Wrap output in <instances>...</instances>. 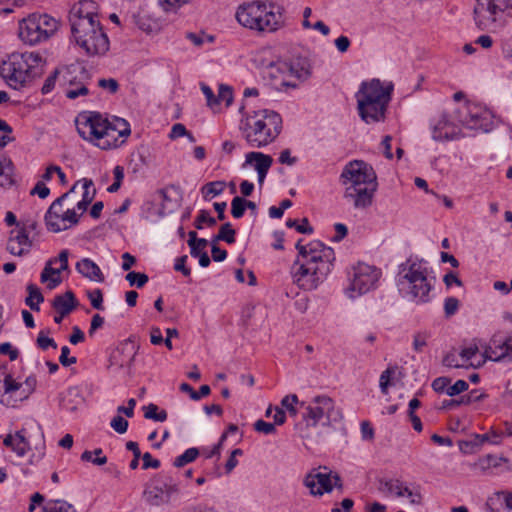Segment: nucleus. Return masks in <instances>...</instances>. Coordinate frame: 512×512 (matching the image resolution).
<instances>
[{"label":"nucleus","mask_w":512,"mask_h":512,"mask_svg":"<svg viewBox=\"0 0 512 512\" xmlns=\"http://www.w3.org/2000/svg\"><path fill=\"white\" fill-rule=\"evenodd\" d=\"M299 403L298 397L295 394L287 395L285 396L282 401L281 405L288 411V413L291 416L297 415V408L296 405Z\"/></svg>","instance_id":"49"},{"label":"nucleus","mask_w":512,"mask_h":512,"mask_svg":"<svg viewBox=\"0 0 512 512\" xmlns=\"http://www.w3.org/2000/svg\"><path fill=\"white\" fill-rule=\"evenodd\" d=\"M206 223L209 227L216 225V219L210 216L207 210H200L198 216L195 219L194 225L197 229H203V224Z\"/></svg>","instance_id":"46"},{"label":"nucleus","mask_w":512,"mask_h":512,"mask_svg":"<svg viewBox=\"0 0 512 512\" xmlns=\"http://www.w3.org/2000/svg\"><path fill=\"white\" fill-rule=\"evenodd\" d=\"M201 90H202L204 96L206 97L207 105L211 109H215L218 106V100L216 99L212 89L209 86L202 84Z\"/></svg>","instance_id":"61"},{"label":"nucleus","mask_w":512,"mask_h":512,"mask_svg":"<svg viewBox=\"0 0 512 512\" xmlns=\"http://www.w3.org/2000/svg\"><path fill=\"white\" fill-rule=\"evenodd\" d=\"M138 347L130 340L121 343L115 348L109 357V367L116 371L125 370L127 375H132V367L137 355Z\"/></svg>","instance_id":"18"},{"label":"nucleus","mask_w":512,"mask_h":512,"mask_svg":"<svg viewBox=\"0 0 512 512\" xmlns=\"http://www.w3.org/2000/svg\"><path fill=\"white\" fill-rule=\"evenodd\" d=\"M235 18L242 27L258 34L274 33L285 25L281 8L260 0L239 5Z\"/></svg>","instance_id":"4"},{"label":"nucleus","mask_w":512,"mask_h":512,"mask_svg":"<svg viewBox=\"0 0 512 512\" xmlns=\"http://www.w3.org/2000/svg\"><path fill=\"white\" fill-rule=\"evenodd\" d=\"M511 8L510 0H476L475 24L480 30L495 32L505 26Z\"/></svg>","instance_id":"11"},{"label":"nucleus","mask_w":512,"mask_h":512,"mask_svg":"<svg viewBox=\"0 0 512 512\" xmlns=\"http://www.w3.org/2000/svg\"><path fill=\"white\" fill-rule=\"evenodd\" d=\"M235 18L242 27L258 34L274 33L285 25L281 8L260 0L239 5Z\"/></svg>","instance_id":"5"},{"label":"nucleus","mask_w":512,"mask_h":512,"mask_svg":"<svg viewBox=\"0 0 512 512\" xmlns=\"http://www.w3.org/2000/svg\"><path fill=\"white\" fill-rule=\"evenodd\" d=\"M488 360L494 362L512 361V333L508 336L495 334L485 350Z\"/></svg>","instance_id":"19"},{"label":"nucleus","mask_w":512,"mask_h":512,"mask_svg":"<svg viewBox=\"0 0 512 512\" xmlns=\"http://www.w3.org/2000/svg\"><path fill=\"white\" fill-rule=\"evenodd\" d=\"M110 425L119 434H124L128 429V421L120 415L115 416Z\"/></svg>","instance_id":"56"},{"label":"nucleus","mask_w":512,"mask_h":512,"mask_svg":"<svg viewBox=\"0 0 512 512\" xmlns=\"http://www.w3.org/2000/svg\"><path fill=\"white\" fill-rule=\"evenodd\" d=\"M37 345L42 350H47L49 347H52L54 349L57 348L56 342L47 336L44 335V333L41 331L37 337Z\"/></svg>","instance_id":"62"},{"label":"nucleus","mask_w":512,"mask_h":512,"mask_svg":"<svg viewBox=\"0 0 512 512\" xmlns=\"http://www.w3.org/2000/svg\"><path fill=\"white\" fill-rule=\"evenodd\" d=\"M0 354L1 355H8L9 359L11 361H14L19 356V350L17 348H14L11 343L5 342L0 344Z\"/></svg>","instance_id":"59"},{"label":"nucleus","mask_w":512,"mask_h":512,"mask_svg":"<svg viewBox=\"0 0 512 512\" xmlns=\"http://www.w3.org/2000/svg\"><path fill=\"white\" fill-rule=\"evenodd\" d=\"M71 33L76 43L89 56L104 55L109 39L99 20V5L94 0H80L69 14Z\"/></svg>","instance_id":"2"},{"label":"nucleus","mask_w":512,"mask_h":512,"mask_svg":"<svg viewBox=\"0 0 512 512\" xmlns=\"http://www.w3.org/2000/svg\"><path fill=\"white\" fill-rule=\"evenodd\" d=\"M500 434L492 431L491 433L485 434H475L473 439L470 441H463L460 443V449L464 452H471L473 447H479L485 442H490L492 444L500 443Z\"/></svg>","instance_id":"27"},{"label":"nucleus","mask_w":512,"mask_h":512,"mask_svg":"<svg viewBox=\"0 0 512 512\" xmlns=\"http://www.w3.org/2000/svg\"><path fill=\"white\" fill-rule=\"evenodd\" d=\"M378 490L385 496L402 497L404 485L397 479H381L379 481Z\"/></svg>","instance_id":"29"},{"label":"nucleus","mask_w":512,"mask_h":512,"mask_svg":"<svg viewBox=\"0 0 512 512\" xmlns=\"http://www.w3.org/2000/svg\"><path fill=\"white\" fill-rule=\"evenodd\" d=\"M76 127L84 140L94 143L102 150L117 148L124 143V140L110 139L113 136L110 121L100 113L90 112L87 115H80L76 119Z\"/></svg>","instance_id":"10"},{"label":"nucleus","mask_w":512,"mask_h":512,"mask_svg":"<svg viewBox=\"0 0 512 512\" xmlns=\"http://www.w3.org/2000/svg\"><path fill=\"white\" fill-rule=\"evenodd\" d=\"M61 73H62V68L56 69V70H54V72L52 74H50L46 78V80L41 88V92L43 94H48L54 89L56 81L57 80L59 81V79L61 78Z\"/></svg>","instance_id":"47"},{"label":"nucleus","mask_w":512,"mask_h":512,"mask_svg":"<svg viewBox=\"0 0 512 512\" xmlns=\"http://www.w3.org/2000/svg\"><path fill=\"white\" fill-rule=\"evenodd\" d=\"M236 231L232 228V225L227 222L220 227L219 233L214 236L212 243H217L218 241H225L228 244H233L236 241L235 238Z\"/></svg>","instance_id":"37"},{"label":"nucleus","mask_w":512,"mask_h":512,"mask_svg":"<svg viewBox=\"0 0 512 512\" xmlns=\"http://www.w3.org/2000/svg\"><path fill=\"white\" fill-rule=\"evenodd\" d=\"M45 60L39 53H12L0 66V75L7 85L15 90L28 86L42 76Z\"/></svg>","instance_id":"7"},{"label":"nucleus","mask_w":512,"mask_h":512,"mask_svg":"<svg viewBox=\"0 0 512 512\" xmlns=\"http://www.w3.org/2000/svg\"><path fill=\"white\" fill-rule=\"evenodd\" d=\"M240 129L249 146L262 148L278 137L282 129V118L273 110L254 111L242 120Z\"/></svg>","instance_id":"8"},{"label":"nucleus","mask_w":512,"mask_h":512,"mask_svg":"<svg viewBox=\"0 0 512 512\" xmlns=\"http://www.w3.org/2000/svg\"><path fill=\"white\" fill-rule=\"evenodd\" d=\"M110 128L113 130V136L110 139H117V141H125L131 133L129 123L122 118L116 117L112 122H110Z\"/></svg>","instance_id":"31"},{"label":"nucleus","mask_w":512,"mask_h":512,"mask_svg":"<svg viewBox=\"0 0 512 512\" xmlns=\"http://www.w3.org/2000/svg\"><path fill=\"white\" fill-rule=\"evenodd\" d=\"M145 413L144 417L147 419H152L158 422H164L167 419V412L165 410H160L156 404H149L144 407Z\"/></svg>","instance_id":"41"},{"label":"nucleus","mask_w":512,"mask_h":512,"mask_svg":"<svg viewBox=\"0 0 512 512\" xmlns=\"http://www.w3.org/2000/svg\"><path fill=\"white\" fill-rule=\"evenodd\" d=\"M254 429L255 431L265 435L274 434L276 432L275 424L266 422L262 419H259L254 423Z\"/></svg>","instance_id":"54"},{"label":"nucleus","mask_w":512,"mask_h":512,"mask_svg":"<svg viewBox=\"0 0 512 512\" xmlns=\"http://www.w3.org/2000/svg\"><path fill=\"white\" fill-rule=\"evenodd\" d=\"M245 199L239 196H236L231 201V214L234 218H241L245 213Z\"/></svg>","instance_id":"48"},{"label":"nucleus","mask_w":512,"mask_h":512,"mask_svg":"<svg viewBox=\"0 0 512 512\" xmlns=\"http://www.w3.org/2000/svg\"><path fill=\"white\" fill-rule=\"evenodd\" d=\"M78 182H76L72 188L64 193L61 197L57 198L49 207L48 211L45 214V223L49 231L58 233L66 230L65 226H60L59 223V215L63 211L62 210V202L65 198L69 196L70 193L74 192Z\"/></svg>","instance_id":"23"},{"label":"nucleus","mask_w":512,"mask_h":512,"mask_svg":"<svg viewBox=\"0 0 512 512\" xmlns=\"http://www.w3.org/2000/svg\"><path fill=\"white\" fill-rule=\"evenodd\" d=\"M179 492V486L169 478L168 481L160 482L155 479L153 483L146 487L143 492L145 501L151 506H162L170 503L171 496Z\"/></svg>","instance_id":"17"},{"label":"nucleus","mask_w":512,"mask_h":512,"mask_svg":"<svg viewBox=\"0 0 512 512\" xmlns=\"http://www.w3.org/2000/svg\"><path fill=\"white\" fill-rule=\"evenodd\" d=\"M13 172V164L10 159L4 158L0 161V177L3 178L1 185H11L13 180L11 178Z\"/></svg>","instance_id":"40"},{"label":"nucleus","mask_w":512,"mask_h":512,"mask_svg":"<svg viewBox=\"0 0 512 512\" xmlns=\"http://www.w3.org/2000/svg\"><path fill=\"white\" fill-rule=\"evenodd\" d=\"M4 391L6 394L15 392L20 389L21 384L16 382L13 377L8 374L4 378Z\"/></svg>","instance_id":"64"},{"label":"nucleus","mask_w":512,"mask_h":512,"mask_svg":"<svg viewBox=\"0 0 512 512\" xmlns=\"http://www.w3.org/2000/svg\"><path fill=\"white\" fill-rule=\"evenodd\" d=\"M189 240L188 245L190 247V254H196L198 253L197 246L206 247L208 244V241L204 238H197V233L195 231H190L188 233Z\"/></svg>","instance_id":"50"},{"label":"nucleus","mask_w":512,"mask_h":512,"mask_svg":"<svg viewBox=\"0 0 512 512\" xmlns=\"http://www.w3.org/2000/svg\"><path fill=\"white\" fill-rule=\"evenodd\" d=\"M486 397H487V395L484 392H482L478 389H474V390L470 391L469 394L461 397V399L459 400V403L471 404V403H475V402H480V401L484 400Z\"/></svg>","instance_id":"52"},{"label":"nucleus","mask_w":512,"mask_h":512,"mask_svg":"<svg viewBox=\"0 0 512 512\" xmlns=\"http://www.w3.org/2000/svg\"><path fill=\"white\" fill-rule=\"evenodd\" d=\"M125 279L129 282L131 286H136L137 288H142L149 280L148 276L145 273L140 272H129Z\"/></svg>","instance_id":"44"},{"label":"nucleus","mask_w":512,"mask_h":512,"mask_svg":"<svg viewBox=\"0 0 512 512\" xmlns=\"http://www.w3.org/2000/svg\"><path fill=\"white\" fill-rule=\"evenodd\" d=\"M76 270L91 281L103 282L105 277L100 267L91 259L83 258L76 263Z\"/></svg>","instance_id":"24"},{"label":"nucleus","mask_w":512,"mask_h":512,"mask_svg":"<svg viewBox=\"0 0 512 512\" xmlns=\"http://www.w3.org/2000/svg\"><path fill=\"white\" fill-rule=\"evenodd\" d=\"M459 309V300L455 297H448L444 301V312L446 317L453 316Z\"/></svg>","instance_id":"55"},{"label":"nucleus","mask_w":512,"mask_h":512,"mask_svg":"<svg viewBox=\"0 0 512 512\" xmlns=\"http://www.w3.org/2000/svg\"><path fill=\"white\" fill-rule=\"evenodd\" d=\"M93 187V181L91 179H83V196L82 200L77 203L78 210L82 212L86 211L88 205L93 201L96 190L93 188L92 191L90 189Z\"/></svg>","instance_id":"34"},{"label":"nucleus","mask_w":512,"mask_h":512,"mask_svg":"<svg viewBox=\"0 0 512 512\" xmlns=\"http://www.w3.org/2000/svg\"><path fill=\"white\" fill-rule=\"evenodd\" d=\"M225 187L226 183L224 181H212L206 183L202 187L201 192L203 194L204 199L209 200L211 196L214 197L223 193Z\"/></svg>","instance_id":"36"},{"label":"nucleus","mask_w":512,"mask_h":512,"mask_svg":"<svg viewBox=\"0 0 512 512\" xmlns=\"http://www.w3.org/2000/svg\"><path fill=\"white\" fill-rule=\"evenodd\" d=\"M469 385L465 380H457L452 386L446 390L447 395L456 396L468 389Z\"/></svg>","instance_id":"57"},{"label":"nucleus","mask_w":512,"mask_h":512,"mask_svg":"<svg viewBox=\"0 0 512 512\" xmlns=\"http://www.w3.org/2000/svg\"><path fill=\"white\" fill-rule=\"evenodd\" d=\"M98 86L104 90H107L109 93L114 94L119 89V84L117 80L113 78L105 79L102 78L98 81Z\"/></svg>","instance_id":"58"},{"label":"nucleus","mask_w":512,"mask_h":512,"mask_svg":"<svg viewBox=\"0 0 512 512\" xmlns=\"http://www.w3.org/2000/svg\"><path fill=\"white\" fill-rule=\"evenodd\" d=\"M268 76L276 82L275 87L279 90L296 88L298 81L306 80L310 76V66L305 60H297L291 63L276 62L268 67Z\"/></svg>","instance_id":"12"},{"label":"nucleus","mask_w":512,"mask_h":512,"mask_svg":"<svg viewBox=\"0 0 512 512\" xmlns=\"http://www.w3.org/2000/svg\"><path fill=\"white\" fill-rule=\"evenodd\" d=\"M57 263V260H51L49 259L45 267L41 273L40 280L42 283H47V288L54 289L56 288L61 282V271L59 268H54L53 265Z\"/></svg>","instance_id":"26"},{"label":"nucleus","mask_w":512,"mask_h":512,"mask_svg":"<svg viewBox=\"0 0 512 512\" xmlns=\"http://www.w3.org/2000/svg\"><path fill=\"white\" fill-rule=\"evenodd\" d=\"M58 29V22L47 14H31L19 23V37L35 45L49 39Z\"/></svg>","instance_id":"13"},{"label":"nucleus","mask_w":512,"mask_h":512,"mask_svg":"<svg viewBox=\"0 0 512 512\" xmlns=\"http://www.w3.org/2000/svg\"><path fill=\"white\" fill-rule=\"evenodd\" d=\"M87 296L91 302L93 308L97 310H103V294L100 289H94L87 292Z\"/></svg>","instance_id":"53"},{"label":"nucleus","mask_w":512,"mask_h":512,"mask_svg":"<svg viewBox=\"0 0 512 512\" xmlns=\"http://www.w3.org/2000/svg\"><path fill=\"white\" fill-rule=\"evenodd\" d=\"M305 486L310 490L312 495H322L331 492L334 486L341 487V479L335 474L330 473H309L304 479Z\"/></svg>","instance_id":"20"},{"label":"nucleus","mask_w":512,"mask_h":512,"mask_svg":"<svg viewBox=\"0 0 512 512\" xmlns=\"http://www.w3.org/2000/svg\"><path fill=\"white\" fill-rule=\"evenodd\" d=\"M199 455V450L197 448H189L183 454L176 457L174 460L175 467H183L188 463L193 462Z\"/></svg>","instance_id":"42"},{"label":"nucleus","mask_w":512,"mask_h":512,"mask_svg":"<svg viewBox=\"0 0 512 512\" xmlns=\"http://www.w3.org/2000/svg\"><path fill=\"white\" fill-rule=\"evenodd\" d=\"M397 284L404 297L416 304H423L430 301L434 278L429 277L427 267L421 262L408 260L399 267Z\"/></svg>","instance_id":"9"},{"label":"nucleus","mask_w":512,"mask_h":512,"mask_svg":"<svg viewBox=\"0 0 512 512\" xmlns=\"http://www.w3.org/2000/svg\"><path fill=\"white\" fill-rule=\"evenodd\" d=\"M428 334L427 333H417L415 336H414V340H413V349L416 351V352H422L423 348L427 345V339H428Z\"/></svg>","instance_id":"63"},{"label":"nucleus","mask_w":512,"mask_h":512,"mask_svg":"<svg viewBox=\"0 0 512 512\" xmlns=\"http://www.w3.org/2000/svg\"><path fill=\"white\" fill-rule=\"evenodd\" d=\"M392 90V84L384 86L379 79L363 81L355 94L361 120L366 124L384 121Z\"/></svg>","instance_id":"6"},{"label":"nucleus","mask_w":512,"mask_h":512,"mask_svg":"<svg viewBox=\"0 0 512 512\" xmlns=\"http://www.w3.org/2000/svg\"><path fill=\"white\" fill-rule=\"evenodd\" d=\"M341 417L340 411L335 409L333 399L326 395L314 397L311 404L306 407V413L303 414V419L308 426H316L318 423L330 425Z\"/></svg>","instance_id":"15"},{"label":"nucleus","mask_w":512,"mask_h":512,"mask_svg":"<svg viewBox=\"0 0 512 512\" xmlns=\"http://www.w3.org/2000/svg\"><path fill=\"white\" fill-rule=\"evenodd\" d=\"M102 449L97 448L93 452L91 451H84L81 455L82 461H91L95 465H104L107 463V457L102 455Z\"/></svg>","instance_id":"39"},{"label":"nucleus","mask_w":512,"mask_h":512,"mask_svg":"<svg viewBox=\"0 0 512 512\" xmlns=\"http://www.w3.org/2000/svg\"><path fill=\"white\" fill-rule=\"evenodd\" d=\"M43 512H76L74 506L65 500H49L42 508Z\"/></svg>","instance_id":"35"},{"label":"nucleus","mask_w":512,"mask_h":512,"mask_svg":"<svg viewBox=\"0 0 512 512\" xmlns=\"http://www.w3.org/2000/svg\"><path fill=\"white\" fill-rule=\"evenodd\" d=\"M287 227L295 228L299 233L311 234L313 232L312 226L309 224L307 218H303L301 223H298L295 219H289L286 222Z\"/></svg>","instance_id":"45"},{"label":"nucleus","mask_w":512,"mask_h":512,"mask_svg":"<svg viewBox=\"0 0 512 512\" xmlns=\"http://www.w3.org/2000/svg\"><path fill=\"white\" fill-rule=\"evenodd\" d=\"M380 275V270L374 266L359 263L353 268L350 285L347 288L348 296L355 298L356 296L369 292L376 286Z\"/></svg>","instance_id":"16"},{"label":"nucleus","mask_w":512,"mask_h":512,"mask_svg":"<svg viewBox=\"0 0 512 512\" xmlns=\"http://www.w3.org/2000/svg\"><path fill=\"white\" fill-rule=\"evenodd\" d=\"M507 459L504 457H498L495 455H486L485 457L480 458L476 463L473 464L475 469L480 470L481 472H486L491 468H495L500 466L502 462H506Z\"/></svg>","instance_id":"32"},{"label":"nucleus","mask_w":512,"mask_h":512,"mask_svg":"<svg viewBox=\"0 0 512 512\" xmlns=\"http://www.w3.org/2000/svg\"><path fill=\"white\" fill-rule=\"evenodd\" d=\"M90 79V74L85 67L72 64L62 68L59 85L62 87L65 96L74 100L89 94L88 83Z\"/></svg>","instance_id":"14"},{"label":"nucleus","mask_w":512,"mask_h":512,"mask_svg":"<svg viewBox=\"0 0 512 512\" xmlns=\"http://www.w3.org/2000/svg\"><path fill=\"white\" fill-rule=\"evenodd\" d=\"M497 500L502 506V512H512V492L511 493H499Z\"/></svg>","instance_id":"60"},{"label":"nucleus","mask_w":512,"mask_h":512,"mask_svg":"<svg viewBox=\"0 0 512 512\" xmlns=\"http://www.w3.org/2000/svg\"><path fill=\"white\" fill-rule=\"evenodd\" d=\"M27 291L28 297L25 300L26 305L29 306L31 310L39 311V304L44 301V297L40 289L34 284H29L27 286Z\"/></svg>","instance_id":"33"},{"label":"nucleus","mask_w":512,"mask_h":512,"mask_svg":"<svg viewBox=\"0 0 512 512\" xmlns=\"http://www.w3.org/2000/svg\"><path fill=\"white\" fill-rule=\"evenodd\" d=\"M216 99L218 100V104L220 102H225V105L227 107L230 106L233 101L232 88L227 85H223V84L220 85L219 91H218V96L216 97Z\"/></svg>","instance_id":"51"},{"label":"nucleus","mask_w":512,"mask_h":512,"mask_svg":"<svg viewBox=\"0 0 512 512\" xmlns=\"http://www.w3.org/2000/svg\"><path fill=\"white\" fill-rule=\"evenodd\" d=\"M458 120L469 129L482 128L488 113L479 105L465 103L458 109Z\"/></svg>","instance_id":"21"},{"label":"nucleus","mask_w":512,"mask_h":512,"mask_svg":"<svg viewBox=\"0 0 512 512\" xmlns=\"http://www.w3.org/2000/svg\"><path fill=\"white\" fill-rule=\"evenodd\" d=\"M452 131L450 122L446 116H442L433 126L432 138L436 141L449 140L452 138Z\"/></svg>","instance_id":"30"},{"label":"nucleus","mask_w":512,"mask_h":512,"mask_svg":"<svg viewBox=\"0 0 512 512\" xmlns=\"http://www.w3.org/2000/svg\"><path fill=\"white\" fill-rule=\"evenodd\" d=\"M255 161V170L257 172H267L269 171L273 158L270 155L261 153V152H249L246 155V163L250 164Z\"/></svg>","instance_id":"28"},{"label":"nucleus","mask_w":512,"mask_h":512,"mask_svg":"<svg viewBox=\"0 0 512 512\" xmlns=\"http://www.w3.org/2000/svg\"><path fill=\"white\" fill-rule=\"evenodd\" d=\"M341 181L346 186L344 198L356 209L371 206L377 189L376 174L371 166L363 161L349 162L341 173Z\"/></svg>","instance_id":"3"},{"label":"nucleus","mask_w":512,"mask_h":512,"mask_svg":"<svg viewBox=\"0 0 512 512\" xmlns=\"http://www.w3.org/2000/svg\"><path fill=\"white\" fill-rule=\"evenodd\" d=\"M180 390L182 392L188 393L190 398L194 401H198L202 397L208 396L211 391L208 385H202L199 389V392H196V389H193L192 386L188 383H182L180 385Z\"/></svg>","instance_id":"38"},{"label":"nucleus","mask_w":512,"mask_h":512,"mask_svg":"<svg viewBox=\"0 0 512 512\" xmlns=\"http://www.w3.org/2000/svg\"><path fill=\"white\" fill-rule=\"evenodd\" d=\"M79 222V215L73 209L62 211L59 215L60 226H65L66 230Z\"/></svg>","instance_id":"43"},{"label":"nucleus","mask_w":512,"mask_h":512,"mask_svg":"<svg viewBox=\"0 0 512 512\" xmlns=\"http://www.w3.org/2000/svg\"><path fill=\"white\" fill-rule=\"evenodd\" d=\"M78 305L77 299L72 291H67L64 294L56 295L53 299L52 306L57 313L62 316L70 314Z\"/></svg>","instance_id":"25"},{"label":"nucleus","mask_w":512,"mask_h":512,"mask_svg":"<svg viewBox=\"0 0 512 512\" xmlns=\"http://www.w3.org/2000/svg\"><path fill=\"white\" fill-rule=\"evenodd\" d=\"M33 240L25 234V229L19 227L11 231L10 238L7 243V250L15 256H23L30 252Z\"/></svg>","instance_id":"22"},{"label":"nucleus","mask_w":512,"mask_h":512,"mask_svg":"<svg viewBox=\"0 0 512 512\" xmlns=\"http://www.w3.org/2000/svg\"><path fill=\"white\" fill-rule=\"evenodd\" d=\"M302 240L296 243L298 258L291 266L293 282L303 290H313L324 281L331 272L335 253L331 247L320 241L302 245Z\"/></svg>","instance_id":"1"}]
</instances>
